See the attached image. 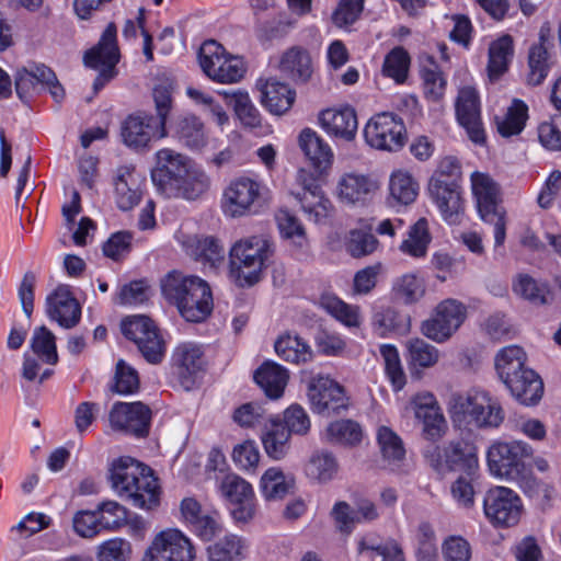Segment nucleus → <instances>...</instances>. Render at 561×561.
I'll list each match as a JSON object with an SVG mask.
<instances>
[{"instance_id": "6", "label": "nucleus", "mask_w": 561, "mask_h": 561, "mask_svg": "<svg viewBox=\"0 0 561 561\" xmlns=\"http://www.w3.org/2000/svg\"><path fill=\"white\" fill-rule=\"evenodd\" d=\"M424 457L431 468L442 474L462 471L471 478L479 467L476 446L463 439L451 440L444 447L431 445Z\"/></svg>"}, {"instance_id": "39", "label": "nucleus", "mask_w": 561, "mask_h": 561, "mask_svg": "<svg viewBox=\"0 0 561 561\" xmlns=\"http://www.w3.org/2000/svg\"><path fill=\"white\" fill-rule=\"evenodd\" d=\"M274 348L282 359L293 364L307 363L313 357L311 346L300 336L289 333L280 335Z\"/></svg>"}, {"instance_id": "7", "label": "nucleus", "mask_w": 561, "mask_h": 561, "mask_svg": "<svg viewBox=\"0 0 561 561\" xmlns=\"http://www.w3.org/2000/svg\"><path fill=\"white\" fill-rule=\"evenodd\" d=\"M471 187L481 219L494 226L495 247L503 245L506 237V220L504 209L499 206L496 183L485 173L473 172Z\"/></svg>"}, {"instance_id": "54", "label": "nucleus", "mask_w": 561, "mask_h": 561, "mask_svg": "<svg viewBox=\"0 0 561 561\" xmlns=\"http://www.w3.org/2000/svg\"><path fill=\"white\" fill-rule=\"evenodd\" d=\"M179 184V187L175 190L176 192L164 196L183 197L188 201H194L201 197L208 190L209 179L204 171L193 167L187 172V175L183 176Z\"/></svg>"}, {"instance_id": "19", "label": "nucleus", "mask_w": 561, "mask_h": 561, "mask_svg": "<svg viewBox=\"0 0 561 561\" xmlns=\"http://www.w3.org/2000/svg\"><path fill=\"white\" fill-rule=\"evenodd\" d=\"M151 416L150 408L140 401L116 402L110 411L108 420L114 430L146 437L149 434Z\"/></svg>"}, {"instance_id": "23", "label": "nucleus", "mask_w": 561, "mask_h": 561, "mask_svg": "<svg viewBox=\"0 0 561 561\" xmlns=\"http://www.w3.org/2000/svg\"><path fill=\"white\" fill-rule=\"evenodd\" d=\"M206 366L202 345L193 342L179 344L172 354V367L180 383L185 389H191L197 376Z\"/></svg>"}, {"instance_id": "43", "label": "nucleus", "mask_w": 561, "mask_h": 561, "mask_svg": "<svg viewBox=\"0 0 561 561\" xmlns=\"http://www.w3.org/2000/svg\"><path fill=\"white\" fill-rule=\"evenodd\" d=\"M513 53V39L510 35H504L491 43L488 62L491 79H497L507 70Z\"/></svg>"}, {"instance_id": "47", "label": "nucleus", "mask_w": 561, "mask_h": 561, "mask_svg": "<svg viewBox=\"0 0 561 561\" xmlns=\"http://www.w3.org/2000/svg\"><path fill=\"white\" fill-rule=\"evenodd\" d=\"M430 242L427 220L420 218L410 227L408 238L400 244V251L413 257H423L426 255Z\"/></svg>"}, {"instance_id": "62", "label": "nucleus", "mask_w": 561, "mask_h": 561, "mask_svg": "<svg viewBox=\"0 0 561 561\" xmlns=\"http://www.w3.org/2000/svg\"><path fill=\"white\" fill-rule=\"evenodd\" d=\"M392 290L404 304H413L425 294V284L415 274H404L394 282Z\"/></svg>"}, {"instance_id": "29", "label": "nucleus", "mask_w": 561, "mask_h": 561, "mask_svg": "<svg viewBox=\"0 0 561 561\" xmlns=\"http://www.w3.org/2000/svg\"><path fill=\"white\" fill-rule=\"evenodd\" d=\"M180 511L184 523L202 540L209 541L221 530L217 514L203 512L201 504L194 497L183 499Z\"/></svg>"}, {"instance_id": "48", "label": "nucleus", "mask_w": 561, "mask_h": 561, "mask_svg": "<svg viewBox=\"0 0 561 561\" xmlns=\"http://www.w3.org/2000/svg\"><path fill=\"white\" fill-rule=\"evenodd\" d=\"M321 306L347 328H359L363 322L358 306L348 305L335 296L322 297Z\"/></svg>"}, {"instance_id": "52", "label": "nucleus", "mask_w": 561, "mask_h": 561, "mask_svg": "<svg viewBox=\"0 0 561 561\" xmlns=\"http://www.w3.org/2000/svg\"><path fill=\"white\" fill-rule=\"evenodd\" d=\"M325 435L329 443L347 446L357 445L363 438L362 427L353 420H339L330 423Z\"/></svg>"}, {"instance_id": "35", "label": "nucleus", "mask_w": 561, "mask_h": 561, "mask_svg": "<svg viewBox=\"0 0 561 561\" xmlns=\"http://www.w3.org/2000/svg\"><path fill=\"white\" fill-rule=\"evenodd\" d=\"M172 137L183 146L198 150L206 144V136L203 123L194 115H182L176 117L170 125Z\"/></svg>"}, {"instance_id": "44", "label": "nucleus", "mask_w": 561, "mask_h": 561, "mask_svg": "<svg viewBox=\"0 0 561 561\" xmlns=\"http://www.w3.org/2000/svg\"><path fill=\"white\" fill-rule=\"evenodd\" d=\"M389 193L392 205H410L419 195V184L410 173L396 171L390 176Z\"/></svg>"}, {"instance_id": "42", "label": "nucleus", "mask_w": 561, "mask_h": 561, "mask_svg": "<svg viewBox=\"0 0 561 561\" xmlns=\"http://www.w3.org/2000/svg\"><path fill=\"white\" fill-rule=\"evenodd\" d=\"M42 68H48L41 64L31 69L25 67L16 70L14 75L15 92L23 103H30L31 100L44 90V81L39 77Z\"/></svg>"}, {"instance_id": "20", "label": "nucleus", "mask_w": 561, "mask_h": 561, "mask_svg": "<svg viewBox=\"0 0 561 561\" xmlns=\"http://www.w3.org/2000/svg\"><path fill=\"white\" fill-rule=\"evenodd\" d=\"M297 181L301 186V192L295 193L296 198L301 205V209L309 220L316 224L324 222L331 215L333 206L329 198L323 195L318 179L305 170H300Z\"/></svg>"}, {"instance_id": "32", "label": "nucleus", "mask_w": 561, "mask_h": 561, "mask_svg": "<svg viewBox=\"0 0 561 561\" xmlns=\"http://www.w3.org/2000/svg\"><path fill=\"white\" fill-rule=\"evenodd\" d=\"M378 188L377 181L358 173H346L339 181L340 198L352 205L367 204L373 199Z\"/></svg>"}, {"instance_id": "16", "label": "nucleus", "mask_w": 561, "mask_h": 561, "mask_svg": "<svg viewBox=\"0 0 561 561\" xmlns=\"http://www.w3.org/2000/svg\"><path fill=\"white\" fill-rule=\"evenodd\" d=\"M465 319L466 307L455 299H446L436 307L432 318L422 322L421 331L426 337L443 343L460 328Z\"/></svg>"}, {"instance_id": "57", "label": "nucleus", "mask_w": 561, "mask_h": 561, "mask_svg": "<svg viewBox=\"0 0 561 561\" xmlns=\"http://www.w3.org/2000/svg\"><path fill=\"white\" fill-rule=\"evenodd\" d=\"M273 415L257 402H248L237 408L232 414L233 421L241 427L250 428L261 425H267Z\"/></svg>"}, {"instance_id": "9", "label": "nucleus", "mask_w": 561, "mask_h": 561, "mask_svg": "<svg viewBox=\"0 0 561 561\" xmlns=\"http://www.w3.org/2000/svg\"><path fill=\"white\" fill-rule=\"evenodd\" d=\"M198 59L206 76L216 82H238L247 71L240 57L227 55L224 46L213 39L202 45Z\"/></svg>"}, {"instance_id": "37", "label": "nucleus", "mask_w": 561, "mask_h": 561, "mask_svg": "<svg viewBox=\"0 0 561 561\" xmlns=\"http://www.w3.org/2000/svg\"><path fill=\"white\" fill-rule=\"evenodd\" d=\"M512 290L517 297L537 307L546 306L552 299L549 285L527 273H519L513 278Z\"/></svg>"}, {"instance_id": "41", "label": "nucleus", "mask_w": 561, "mask_h": 561, "mask_svg": "<svg viewBox=\"0 0 561 561\" xmlns=\"http://www.w3.org/2000/svg\"><path fill=\"white\" fill-rule=\"evenodd\" d=\"M359 224L360 228L352 229L345 242L347 253L355 259L371 254L379 243L377 238L371 233V222L362 219Z\"/></svg>"}, {"instance_id": "46", "label": "nucleus", "mask_w": 561, "mask_h": 561, "mask_svg": "<svg viewBox=\"0 0 561 561\" xmlns=\"http://www.w3.org/2000/svg\"><path fill=\"white\" fill-rule=\"evenodd\" d=\"M420 76L425 98L432 102L440 101L445 94L447 82L433 58H428L427 62L421 67Z\"/></svg>"}, {"instance_id": "34", "label": "nucleus", "mask_w": 561, "mask_h": 561, "mask_svg": "<svg viewBox=\"0 0 561 561\" xmlns=\"http://www.w3.org/2000/svg\"><path fill=\"white\" fill-rule=\"evenodd\" d=\"M260 91L262 105L275 115H283L289 111L296 99L295 90L277 80H267Z\"/></svg>"}, {"instance_id": "8", "label": "nucleus", "mask_w": 561, "mask_h": 561, "mask_svg": "<svg viewBox=\"0 0 561 561\" xmlns=\"http://www.w3.org/2000/svg\"><path fill=\"white\" fill-rule=\"evenodd\" d=\"M116 34V26L113 23L108 24L99 43L84 54V65L99 70V75L93 82L94 93L102 90L117 75L116 65L119 61V49Z\"/></svg>"}, {"instance_id": "17", "label": "nucleus", "mask_w": 561, "mask_h": 561, "mask_svg": "<svg viewBox=\"0 0 561 561\" xmlns=\"http://www.w3.org/2000/svg\"><path fill=\"white\" fill-rule=\"evenodd\" d=\"M308 398L313 412L327 416L347 408L344 388L328 375L319 374L310 379Z\"/></svg>"}, {"instance_id": "59", "label": "nucleus", "mask_w": 561, "mask_h": 561, "mask_svg": "<svg viewBox=\"0 0 561 561\" xmlns=\"http://www.w3.org/2000/svg\"><path fill=\"white\" fill-rule=\"evenodd\" d=\"M377 442L385 460L389 462L401 461L405 456V448L401 437L388 426L377 430Z\"/></svg>"}, {"instance_id": "18", "label": "nucleus", "mask_w": 561, "mask_h": 561, "mask_svg": "<svg viewBox=\"0 0 561 561\" xmlns=\"http://www.w3.org/2000/svg\"><path fill=\"white\" fill-rule=\"evenodd\" d=\"M168 135V129L161 127L153 119V115L149 114L128 115L121 126L123 142L134 150H144L152 140L165 138Z\"/></svg>"}, {"instance_id": "38", "label": "nucleus", "mask_w": 561, "mask_h": 561, "mask_svg": "<svg viewBox=\"0 0 561 561\" xmlns=\"http://www.w3.org/2000/svg\"><path fill=\"white\" fill-rule=\"evenodd\" d=\"M185 252L196 261L209 262L215 265L224 260V248L214 237L191 236L183 241Z\"/></svg>"}, {"instance_id": "50", "label": "nucleus", "mask_w": 561, "mask_h": 561, "mask_svg": "<svg viewBox=\"0 0 561 561\" xmlns=\"http://www.w3.org/2000/svg\"><path fill=\"white\" fill-rule=\"evenodd\" d=\"M527 118V105L523 101L515 99L507 108L506 114L502 118L496 117L497 131L503 137L518 135L524 129Z\"/></svg>"}, {"instance_id": "5", "label": "nucleus", "mask_w": 561, "mask_h": 561, "mask_svg": "<svg viewBox=\"0 0 561 561\" xmlns=\"http://www.w3.org/2000/svg\"><path fill=\"white\" fill-rule=\"evenodd\" d=\"M450 414L454 422L478 428H496L504 421L501 405L492 402L486 393L478 391L453 396Z\"/></svg>"}, {"instance_id": "14", "label": "nucleus", "mask_w": 561, "mask_h": 561, "mask_svg": "<svg viewBox=\"0 0 561 561\" xmlns=\"http://www.w3.org/2000/svg\"><path fill=\"white\" fill-rule=\"evenodd\" d=\"M195 556L191 539L181 530L169 528L156 535L142 561H194Z\"/></svg>"}, {"instance_id": "25", "label": "nucleus", "mask_w": 561, "mask_h": 561, "mask_svg": "<svg viewBox=\"0 0 561 561\" xmlns=\"http://www.w3.org/2000/svg\"><path fill=\"white\" fill-rule=\"evenodd\" d=\"M414 415L423 423V432L427 439L435 442L444 433L446 421L442 409L430 391H421L411 399Z\"/></svg>"}, {"instance_id": "49", "label": "nucleus", "mask_w": 561, "mask_h": 561, "mask_svg": "<svg viewBox=\"0 0 561 561\" xmlns=\"http://www.w3.org/2000/svg\"><path fill=\"white\" fill-rule=\"evenodd\" d=\"M225 96L234 110L238 118L245 126L257 127L261 125V115L257 108L252 103L250 95L247 91L231 90L225 92Z\"/></svg>"}, {"instance_id": "58", "label": "nucleus", "mask_w": 561, "mask_h": 561, "mask_svg": "<svg viewBox=\"0 0 561 561\" xmlns=\"http://www.w3.org/2000/svg\"><path fill=\"white\" fill-rule=\"evenodd\" d=\"M244 543L236 535H227L207 548L209 561H236L242 556Z\"/></svg>"}, {"instance_id": "3", "label": "nucleus", "mask_w": 561, "mask_h": 561, "mask_svg": "<svg viewBox=\"0 0 561 561\" xmlns=\"http://www.w3.org/2000/svg\"><path fill=\"white\" fill-rule=\"evenodd\" d=\"M527 355L517 345L503 347L495 356L500 379L520 404L531 407L543 396L541 377L527 366Z\"/></svg>"}, {"instance_id": "36", "label": "nucleus", "mask_w": 561, "mask_h": 561, "mask_svg": "<svg viewBox=\"0 0 561 561\" xmlns=\"http://www.w3.org/2000/svg\"><path fill=\"white\" fill-rule=\"evenodd\" d=\"M288 371L274 362L263 363L254 373V380L270 399H279L288 382Z\"/></svg>"}, {"instance_id": "28", "label": "nucleus", "mask_w": 561, "mask_h": 561, "mask_svg": "<svg viewBox=\"0 0 561 561\" xmlns=\"http://www.w3.org/2000/svg\"><path fill=\"white\" fill-rule=\"evenodd\" d=\"M428 192L443 219L448 225H460L465 218L461 185L428 184Z\"/></svg>"}, {"instance_id": "51", "label": "nucleus", "mask_w": 561, "mask_h": 561, "mask_svg": "<svg viewBox=\"0 0 561 561\" xmlns=\"http://www.w3.org/2000/svg\"><path fill=\"white\" fill-rule=\"evenodd\" d=\"M30 345L35 355L42 362L56 365L58 363V354L55 334L45 325L37 327L33 330Z\"/></svg>"}, {"instance_id": "53", "label": "nucleus", "mask_w": 561, "mask_h": 561, "mask_svg": "<svg viewBox=\"0 0 561 561\" xmlns=\"http://www.w3.org/2000/svg\"><path fill=\"white\" fill-rule=\"evenodd\" d=\"M282 238L291 241L300 249L308 243L306 230L296 215L288 209H279L275 216Z\"/></svg>"}, {"instance_id": "63", "label": "nucleus", "mask_w": 561, "mask_h": 561, "mask_svg": "<svg viewBox=\"0 0 561 561\" xmlns=\"http://www.w3.org/2000/svg\"><path fill=\"white\" fill-rule=\"evenodd\" d=\"M260 488L266 500H276L283 499L288 493L289 483L279 468L272 467L262 476Z\"/></svg>"}, {"instance_id": "1", "label": "nucleus", "mask_w": 561, "mask_h": 561, "mask_svg": "<svg viewBox=\"0 0 561 561\" xmlns=\"http://www.w3.org/2000/svg\"><path fill=\"white\" fill-rule=\"evenodd\" d=\"M112 489L133 506L152 510L160 503L161 488L153 470L130 457H121L110 469Z\"/></svg>"}, {"instance_id": "24", "label": "nucleus", "mask_w": 561, "mask_h": 561, "mask_svg": "<svg viewBox=\"0 0 561 561\" xmlns=\"http://www.w3.org/2000/svg\"><path fill=\"white\" fill-rule=\"evenodd\" d=\"M456 116L470 140L479 145L484 142L485 133L481 121L479 95L472 87L460 89L456 102Z\"/></svg>"}, {"instance_id": "33", "label": "nucleus", "mask_w": 561, "mask_h": 561, "mask_svg": "<svg viewBox=\"0 0 561 561\" xmlns=\"http://www.w3.org/2000/svg\"><path fill=\"white\" fill-rule=\"evenodd\" d=\"M298 141L316 172L321 174L331 167L332 149L314 130L305 128L301 130Z\"/></svg>"}, {"instance_id": "60", "label": "nucleus", "mask_w": 561, "mask_h": 561, "mask_svg": "<svg viewBox=\"0 0 561 561\" xmlns=\"http://www.w3.org/2000/svg\"><path fill=\"white\" fill-rule=\"evenodd\" d=\"M416 561H436L438 549L436 535L433 526L427 522H422L416 529Z\"/></svg>"}, {"instance_id": "27", "label": "nucleus", "mask_w": 561, "mask_h": 561, "mask_svg": "<svg viewBox=\"0 0 561 561\" xmlns=\"http://www.w3.org/2000/svg\"><path fill=\"white\" fill-rule=\"evenodd\" d=\"M277 68L283 78L295 84L309 82L314 71L310 51L297 45L282 53Z\"/></svg>"}, {"instance_id": "10", "label": "nucleus", "mask_w": 561, "mask_h": 561, "mask_svg": "<svg viewBox=\"0 0 561 561\" xmlns=\"http://www.w3.org/2000/svg\"><path fill=\"white\" fill-rule=\"evenodd\" d=\"M533 454L534 448L524 440L495 442L486 453L490 472L495 477L515 480L525 469V459Z\"/></svg>"}, {"instance_id": "26", "label": "nucleus", "mask_w": 561, "mask_h": 561, "mask_svg": "<svg viewBox=\"0 0 561 561\" xmlns=\"http://www.w3.org/2000/svg\"><path fill=\"white\" fill-rule=\"evenodd\" d=\"M220 490L230 502L237 505L232 511L236 520L248 522L254 516V492L248 481L238 474L229 473L222 479Z\"/></svg>"}, {"instance_id": "11", "label": "nucleus", "mask_w": 561, "mask_h": 561, "mask_svg": "<svg viewBox=\"0 0 561 561\" xmlns=\"http://www.w3.org/2000/svg\"><path fill=\"white\" fill-rule=\"evenodd\" d=\"M124 336L133 341L145 359L160 364L165 355V342L156 323L146 316L128 317L122 322Z\"/></svg>"}, {"instance_id": "22", "label": "nucleus", "mask_w": 561, "mask_h": 561, "mask_svg": "<svg viewBox=\"0 0 561 561\" xmlns=\"http://www.w3.org/2000/svg\"><path fill=\"white\" fill-rule=\"evenodd\" d=\"M46 314L64 329L75 328L81 319V306L70 286L60 284L46 297Z\"/></svg>"}, {"instance_id": "15", "label": "nucleus", "mask_w": 561, "mask_h": 561, "mask_svg": "<svg viewBox=\"0 0 561 561\" xmlns=\"http://www.w3.org/2000/svg\"><path fill=\"white\" fill-rule=\"evenodd\" d=\"M157 164L151 171V180L163 195L176 192L183 176L193 168L191 160L172 149L163 148L156 153Z\"/></svg>"}, {"instance_id": "4", "label": "nucleus", "mask_w": 561, "mask_h": 561, "mask_svg": "<svg viewBox=\"0 0 561 561\" xmlns=\"http://www.w3.org/2000/svg\"><path fill=\"white\" fill-rule=\"evenodd\" d=\"M272 254L273 245L263 237L253 236L237 241L229 253L230 274L236 284L240 287L256 284Z\"/></svg>"}, {"instance_id": "30", "label": "nucleus", "mask_w": 561, "mask_h": 561, "mask_svg": "<svg viewBox=\"0 0 561 561\" xmlns=\"http://www.w3.org/2000/svg\"><path fill=\"white\" fill-rule=\"evenodd\" d=\"M114 194L117 207L122 210L134 208L141 198V180L131 164L116 169L113 179Z\"/></svg>"}, {"instance_id": "2", "label": "nucleus", "mask_w": 561, "mask_h": 561, "mask_svg": "<svg viewBox=\"0 0 561 561\" xmlns=\"http://www.w3.org/2000/svg\"><path fill=\"white\" fill-rule=\"evenodd\" d=\"M161 290L188 322H202L213 311L210 286L198 276L171 271L162 278Z\"/></svg>"}, {"instance_id": "55", "label": "nucleus", "mask_w": 561, "mask_h": 561, "mask_svg": "<svg viewBox=\"0 0 561 561\" xmlns=\"http://www.w3.org/2000/svg\"><path fill=\"white\" fill-rule=\"evenodd\" d=\"M411 64L409 53L402 47L392 48L385 57L382 75L393 79L397 83L405 82Z\"/></svg>"}, {"instance_id": "12", "label": "nucleus", "mask_w": 561, "mask_h": 561, "mask_svg": "<svg viewBox=\"0 0 561 561\" xmlns=\"http://www.w3.org/2000/svg\"><path fill=\"white\" fill-rule=\"evenodd\" d=\"M364 137L371 148L397 151L404 146L405 126L399 116L388 112L379 113L365 125Z\"/></svg>"}, {"instance_id": "31", "label": "nucleus", "mask_w": 561, "mask_h": 561, "mask_svg": "<svg viewBox=\"0 0 561 561\" xmlns=\"http://www.w3.org/2000/svg\"><path fill=\"white\" fill-rule=\"evenodd\" d=\"M322 128L331 136L352 141L357 134V115L354 108H327L319 116Z\"/></svg>"}, {"instance_id": "21", "label": "nucleus", "mask_w": 561, "mask_h": 561, "mask_svg": "<svg viewBox=\"0 0 561 561\" xmlns=\"http://www.w3.org/2000/svg\"><path fill=\"white\" fill-rule=\"evenodd\" d=\"M261 195V184L249 176L233 179L224 193L222 208L231 217L249 213Z\"/></svg>"}, {"instance_id": "13", "label": "nucleus", "mask_w": 561, "mask_h": 561, "mask_svg": "<svg viewBox=\"0 0 561 561\" xmlns=\"http://www.w3.org/2000/svg\"><path fill=\"white\" fill-rule=\"evenodd\" d=\"M483 511L493 526L512 527L520 519L523 504L520 497L513 490L495 486L485 493Z\"/></svg>"}, {"instance_id": "45", "label": "nucleus", "mask_w": 561, "mask_h": 561, "mask_svg": "<svg viewBox=\"0 0 561 561\" xmlns=\"http://www.w3.org/2000/svg\"><path fill=\"white\" fill-rule=\"evenodd\" d=\"M305 471L310 479L320 483H327L336 476L339 463L332 453L317 450L308 460Z\"/></svg>"}, {"instance_id": "61", "label": "nucleus", "mask_w": 561, "mask_h": 561, "mask_svg": "<svg viewBox=\"0 0 561 561\" xmlns=\"http://www.w3.org/2000/svg\"><path fill=\"white\" fill-rule=\"evenodd\" d=\"M101 528L117 530L127 524L128 511L116 501H104L96 507Z\"/></svg>"}, {"instance_id": "64", "label": "nucleus", "mask_w": 561, "mask_h": 561, "mask_svg": "<svg viewBox=\"0 0 561 561\" xmlns=\"http://www.w3.org/2000/svg\"><path fill=\"white\" fill-rule=\"evenodd\" d=\"M358 553L369 560H373L375 557H381L382 561H404L402 548L396 541L373 545L366 539H362L358 542Z\"/></svg>"}, {"instance_id": "40", "label": "nucleus", "mask_w": 561, "mask_h": 561, "mask_svg": "<svg viewBox=\"0 0 561 561\" xmlns=\"http://www.w3.org/2000/svg\"><path fill=\"white\" fill-rule=\"evenodd\" d=\"M267 423L270 427L261 436L264 450L270 458L280 460L289 450L290 432L274 416Z\"/></svg>"}, {"instance_id": "56", "label": "nucleus", "mask_w": 561, "mask_h": 561, "mask_svg": "<svg viewBox=\"0 0 561 561\" xmlns=\"http://www.w3.org/2000/svg\"><path fill=\"white\" fill-rule=\"evenodd\" d=\"M379 351L385 363L386 375L393 390H402L407 383V376L401 365L397 347L391 344H382Z\"/></svg>"}]
</instances>
